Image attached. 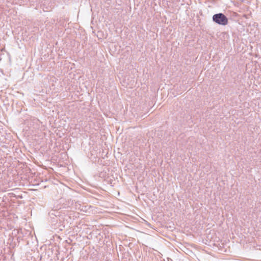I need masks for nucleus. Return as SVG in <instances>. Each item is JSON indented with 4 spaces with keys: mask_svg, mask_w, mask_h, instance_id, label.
Wrapping results in <instances>:
<instances>
[{
    "mask_svg": "<svg viewBox=\"0 0 261 261\" xmlns=\"http://www.w3.org/2000/svg\"><path fill=\"white\" fill-rule=\"evenodd\" d=\"M212 19L214 22L219 25H226L228 22L227 17L222 13L214 14Z\"/></svg>",
    "mask_w": 261,
    "mask_h": 261,
    "instance_id": "obj_1",
    "label": "nucleus"
}]
</instances>
